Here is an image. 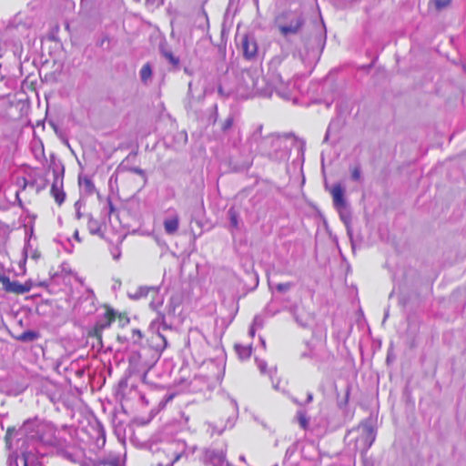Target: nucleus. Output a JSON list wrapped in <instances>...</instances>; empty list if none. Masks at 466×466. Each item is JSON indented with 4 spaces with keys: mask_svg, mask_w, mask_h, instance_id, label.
<instances>
[{
    "mask_svg": "<svg viewBox=\"0 0 466 466\" xmlns=\"http://www.w3.org/2000/svg\"><path fill=\"white\" fill-rule=\"evenodd\" d=\"M361 436L360 441L363 442L364 451H368L376 439V431L370 422H365L360 425Z\"/></svg>",
    "mask_w": 466,
    "mask_h": 466,
    "instance_id": "nucleus-14",
    "label": "nucleus"
},
{
    "mask_svg": "<svg viewBox=\"0 0 466 466\" xmlns=\"http://www.w3.org/2000/svg\"><path fill=\"white\" fill-rule=\"evenodd\" d=\"M294 287L293 282L278 283L275 285V289L279 293H286Z\"/></svg>",
    "mask_w": 466,
    "mask_h": 466,
    "instance_id": "nucleus-34",
    "label": "nucleus"
},
{
    "mask_svg": "<svg viewBox=\"0 0 466 466\" xmlns=\"http://www.w3.org/2000/svg\"><path fill=\"white\" fill-rule=\"evenodd\" d=\"M128 159V157L119 165L118 169L126 170L131 173L137 174L144 177L145 181H147V176L145 170L138 167H127L125 166V161Z\"/></svg>",
    "mask_w": 466,
    "mask_h": 466,
    "instance_id": "nucleus-27",
    "label": "nucleus"
},
{
    "mask_svg": "<svg viewBox=\"0 0 466 466\" xmlns=\"http://www.w3.org/2000/svg\"><path fill=\"white\" fill-rule=\"evenodd\" d=\"M158 337H160L161 339L163 340V343H164L163 348H166L167 344L166 338L160 334H158Z\"/></svg>",
    "mask_w": 466,
    "mask_h": 466,
    "instance_id": "nucleus-58",
    "label": "nucleus"
},
{
    "mask_svg": "<svg viewBox=\"0 0 466 466\" xmlns=\"http://www.w3.org/2000/svg\"><path fill=\"white\" fill-rule=\"evenodd\" d=\"M298 449L299 441H295L289 447H288L283 458L282 466H296L294 463L290 462V460L292 456L297 452Z\"/></svg>",
    "mask_w": 466,
    "mask_h": 466,
    "instance_id": "nucleus-24",
    "label": "nucleus"
},
{
    "mask_svg": "<svg viewBox=\"0 0 466 466\" xmlns=\"http://www.w3.org/2000/svg\"><path fill=\"white\" fill-rule=\"evenodd\" d=\"M87 228L91 235L99 236L101 238H104V234L102 231V224L99 220L93 218L91 214L87 215Z\"/></svg>",
    "mask_w": 466,
    "mask_h": 466,
    "instance_id": "nucleus-22",
    "label": "nucleus"
},
{
    "mask_svg": "<svg viewBox=\"0 0 466 466\" xmlns=\"http://www.w3.org/2000/svg\"><path fill=\"white\" fill-rule=\"evenodd\" d=\"M194 103H195V97H194L193 92H192V82H189L188 83V91H187V100H186V108L193 109Z\"/></svg>",
    "mask_w": 466,
    "mask_h": 466,
    "instance_id": "nucleus-33",
    "label": "nucleus"
},
{
    "mask_svg": "<svg viewBox=\"0 0 466 466\" xmlns=\"http://www.w3.org/2000/svg\"><path fill=\"white\" fill-rule=\"evenodd\" d=\"M339 215V218L343 224L345 225L347 235L350 240L351 248L352 249H355V242L353 239V233H352V228H351V212L348 206V204L344 205L343 207H337L335 208Z\"/></svg>",
    "mask_w": 466,
    "mask_h": 466,
    "instance_id": "nucleus-13",
    "label": "nucleus"
},
{
    "mask_svg": "<svg viewBox=\"0 0 466 466\" xmlns=\"http://www.w3.org/2000/svg\"><path fill=\"white\" fill-rule=\"evenodd\" d=\"M252 327L256 329H260L263 327V319L259 316H256L252 321Z\"/></svg>",
    "mask_w": 466,
    "mask_h": 466,
    "instance_id": "nucleus-40",
    "label": "nucleus"
},
{
    "mask_svg": "<svg viewBox=\"0 0 466 466\" xmlns=\"http://www.w3.org/2000/svg\"><path fill=\"white\" fill-rule=\"evenodd\" d=\"M230 406H231V409H232V415H229L228 418H227V421H226V424L221 427V428H218L216 430V431L218 433V434H221L226 429H231L233 428L234 424H235V421L237 420V417H238V403L235 400H230Z\"/></svg>",
    "mask_w": 466,
    "mask_h": 466,
    "instance_id": "nucleus-20",
    "label": "nucleus"
},
{
    "mask_svg": "<svg viewBox=\"0 0 466 466\" xmlns=\"http://www.w3.org/2000/svg\"><path fill=\"white\" fill-rule=\"evenodd\" d=\"M158 289L159 288L153 286H141L134 293H128V297L132 299L137 300L140 299L141 298L147 297L150 291H152L153 293H157Z\"/></svg>",
    "mask_w": 466,
    "mask_h": 466,
    "instance_id": "nucleus-23",
    "label": "nucleus"
},
{
    "mask_svg": "<svg viewBox=\"0 0 466 466\" xmlns=\"http://www.w3.org/2000/svg\"><path fill=\"white\" fill-rule=\"evenodd\" d=\"M436 10L441 11L450 5L451 0H432Z\"/></svg>",
    "mask_w": 466,
    "mask_h": 466,
    "instance_id": "nucleus-36",
    "label": "nucleus"
},
{
    "mask_svg": "<svg viewBox=\"0 0 466 466\" xmlns=\"http://www.w3.org/2000/svg\"><path fill=\"white\" fill-rule=\"evenodd\" d=\"M292 400H293V402H295V403H296V404H298V405H302V403H301V402H299V401L297 399H295V398H292Z\"/></svg>",
    "mask_w": 466,
    "mask_h": 466,
    "instance_id": "nucleus-64",
    "label": "nucleus"
},
{
    "mask_svg": "<svg viewBox=\"0 0 466 466\" xmlns=\"http://www.w3.org/2000/svg\"><path fill=\"white\" fill-rule=\"evenodd\" d=\"M116 313L110 309L107 310L104 316L98 319L94 327V332L96 337L101 336L103 329L110 327L111 323L115 320Z\"/></svg>",
    "mask_w": 466,
    "mask_h": 466,
    "instance_id": "nucleus-15",
    "label": "nucleus"
},
{
    "mask_svg": "<svg viewBox=\"0 0 466 466\" xmlns=\"http://www.w3.org/2000/svg\"><path fill=\"white\" fill-rule=\"evenodd\" d=\"M333 127H334V123H333V122H331V123L329 125L328 128H327V131H326V134H325V137H324V140H323V142H324V143L329 142V137H330V135H331V132H332Z\"/></svg>",
    "mask_w": 466,
    "mask_h": 466,
    "instance_id": "nucleus-44",
    "label": "nucleus"
},
{
    "mask_svg": "<svg viewBox=\"0 0 466 466\" xmlns=\"http://www.w3.org/2000/svg\"><path fill=\"white\" fill-rule=\"evenodd\" d=\"M97 428L99 429V434L102 436L103 441H105V431L103 426L100 423H97Z\"/></svg>",
    "mask_w": 466,
    "mask_h": 466,
    "instance_id": "nucleus-52",
    "label": "nucleus"
},
{
    "mask_svg": "<svg viewBox=\"0 0 466 466\" xmlns=\"http://www.w3.org/2000/svg\"><path fill=\"white\" fill-rule=\"evenodd\" d=\"M351 179L354 181H360L361 179V167L360 165H356L351 168Z\"/></svg>",
    "mask_w": 466,
    "mask_h": 466,
    "instance_id": "nucleus-37",
    "label": "nucleus"
},
{
    "mask_svg": "<svg viewBox=\"0 0 466 466\" xmlns=\"http://www.w3.org/2000/svg\"><path fill=\"white\" fill-rule=\"evenodd\" d=\"M10 466H44L41 461L36 460L34 455L23 453L21 456L15 458Z\"/></svg>",
    "mask_w": 466,
    "mask_h": 466,
    "instance_id": "nucleus-18",
    "label": "nucleus"
},
{
    "mask_svg": "<svg viewBox=\"0 0 466 466\" xmlns=\"http://www.w3.org/2000/svg\"><path fill=\"white\" fill-rule=\"evenodd\" d=\"M269 81L276 93L282 98L289 100L291 97L289 79H284L280 72H272Z\"/></svg>",
    "mask_w": 466,
    "mask_h": 466,
    "instance_id": "nucleus-9",
    "label": "nucleus"
},
{
    "mask_svg": "<svg viewBox=\"0 0 466 466\" xmlns=\"http://www.w3.org/2000/svg\"><path fill=\"white\" fill-rule=\"evenodd\" d=\"M46 422V421L41 420L37 417L28 419L20 427L21 434L32 440H36L38 433L42 431V426H44Z\"/></svg>",
    "mask_w": 466,
    "mask_h": 466,
    "instance_id": "nucleus-11",
    "label": "nucleus"
},
{
    "mask_svg": "<svg viewBox=\"0 0 466 466\" xmlns=\"http://www.w3.org/2000/svg\"><path fill=\"white\" fill-rule=\"evenodd\" d=\"M281 62H282L281 57L275 56L274 58L271 59V61L269 63L270 69H273V68L277 67L278 66H280Z\"/></svg>",
    "mask_w": 466,
    "mask_h": 466,
    "instance_id": "nucleus-42",
    "label": "nucleus"
},
{
    "mask_svg": "<svg viewBox=\"0 0 466 466\" xmlns=\"http://www.w3.org/2000/svg\"><path fill=\"white\" fill-rule=\"evenodd\" d=\"M35 441L39 442V445L49 448L52 453H56L68 461L75 462L76 461L66 440L60 437L56 427L49 422H46L42 426V431L38 433Z\"/></svg>",
    "mask_w": 466,
    "mask_h": 466,
    "instance_id": "nucleus-2",
    "label": "nucleus"
},
{
    "mask_svg": "<svg viewBox=\"0 0 466 466\" xmlns=\"http://www.w3.org/2000/svg\"><path fill=\"white\" fill-rule=\"evenodd\" d=\"M139 360L146 366L152 367L156 364L159 359L160 353L158 350H153L151 349H143L137 353Z\"/></svg>",
    "mask_w": 466,
    "mask_h": 466,
    "instance_id": "nucleus-17",
    "label": "nucleus"
},
{
    "mask_svg": "<svg viewBox=\"0 0 466 466\" xmlns=\"http://www.w3.org/2000/svg\"><path fill=\"white\" fill-rule=\"evenodd\" d=\"M256 362H257L258 368L259 369L260 372L263 373V374L266 373V371H267V363H266V361L257 359Z\"/></svg>",
    "mask_w": 466,
    "mask_h": 466,
    "instance_id": "nucleus-43",
    "label": "nucleus"
},
{
    "mask_svg": "<svg viewBox=\"0 0 466 466\" xmlns=\"http://www.w3.org/2000/svg\"><path fill=\"white\" fill-rule=\"evenodd\" d=\"M259 74L257 70H242L238 76V84L235 91L242 98L260 94L262 88L259 86Z\"/></svg>",
    "mask_w": 466,
    "mask_h": 466,
    "instance_id": "nucleus-5",
    "label": "nucleus"
},
{
    "mask_svg": "<svg viewBox=\"0 0 466 466\" xmlns=\"http://www.w3.org/2000/svg\"><path fill=\"white\" fill-rule=\"evenodd\" d=\"M140 79L143 83H147L152 76V67L149 63L145 64L139 72Z\"/></svg>",
    "mask_w": 466,
    "mask_h": 466,
    "instance_id": "nucleus-30",
    "label": "nucleus"
},
{
    "mask_svg": "<svg viewBox=\"0 0 466 466\" xmlns=\"http://www.w3.org/2000/svg\"><path fill=\"white\" fill-rule=\"evenodd\" d=\"M196 447H188L185 441L180 439H173L167 442L163 447V451L170 459V464H174L180 458L189 454H193Z\"/></svg>",
    "mask_w": 466,
    "mask_h": 466,
    "instance_id": "nucleus-6",
    "label": "nucleus"
},
{
    "mask_svg": "<svg viewBox=\"0 0 466 466\" xmlns=\"http://www.w3.org/2000/svg\"><path fill=\"white\" fill-rule=\"evenodd\" d=\"M259 339H260V343H261L262 347L266 348V341H265V339L263 338H260Z\"/></svg>",
    "mask_w": 466,
    "mask_h": 466,
    "instance_id": "nucleus-62",
    "label": "nucleus"
},
{
    "mask_svg": "<svg viewBox=\"0 0 466 466\" xmlns=\"http://www.w3.org/2000/svg\"><path fill=\"white\" fill-rule=\"evenodd\" d=\"M300 357L303 359V358H309L311 357V350L309 349L308 351H305L303 353H301Z\"/></svg>",
    "mask_w": 466,
    "mask_h": 466,
    "instance_id": "nucleus-53",
    "label": "nucleus"
},
{
    "mask_svg": "<svg viewBox=\"0 0 466 466\" xmlns=\"http://www.w3.org/2000/svg\"><path fill=\"white\" fill-rule=\"evenodd\" d=\"M38 336V333L34 330H25L17 338V339L23 342H31L35 340Z\"/></svg>",
    "mask_w": 466,
    "mask_h": 466,
    "instance_id": "nucleus-31",
    "label": "nucleus"
},
{
    "mask_svg": "<svg viewBox=\"0 0 466 466\" xmlns=\"http://www.w3.org/2000/svg\"><path fill=\"white\" fill-rule=\"evenodd\" d=\"M161 56L166 59V61L171 66L173 70H178L180 67V59L178 56H176L173 52L166 48L165 46H160Z\"/></svg>",
    "mask_w": 466,
    "mask_h": 466,
    "instance_id": "nucleus-21",
    "label": "nucleus"
},
{
    "mask_svg": "<svg viewBox=\"0 0 466 466\" xmlns=\"http://www.w3.org/2000/svg\"><path fill=\"white\" fill-rule=\"evenodd\" d=\"M23 436L20 431V428L16 430L15 428H8L5 434V441L8 445H11V441L14 438Z\"/></svg>",
    "mask_w": 466,
    "mask_h": 466,
    "instance_id": "nucleus-32",
    "label": "nucleus"
},
{
    "mask_svg": "<svg viewBox=\"0 0 466 466\" xmlns=\"http://www.w3.org/2000/svg\"><path fill=\"white\" fill-rule=\"evenodd\" d=\"M312 400H313V395H312V393H311V392H309V393L307 394V400H306L305 403H309V402H311V401H312Z\"/></svg>",
    "mask_w": 466,
    "mask_h": 466,
    "instance_id": "nucleus-54",
    "label": "nucleus"
},
{
    "mask_svg": "<svg viewBox=\"0 0 466 466\" xmlns=\"http://www.w3.org/2000/svg\"><path fill=\"white\" fill-rule=\"evenodd\" d=\"M111 254H112V257L114 259H116V260L119 259V258L121 256V251H120L119 247H114L113 248H111Z\"/></svg>",
    "mask_w": 466,
    "mask_h": 466,
    "instance_id": "nucleus-45",
    "label": "nucleus"
},
{
    "mask_svg": "<svg viewBox=\"0 0 466 466\" xmlns=\"http://www.w3.org/2000/svg\"><path fill=\"white\" fill-rule=\"evenodd\" d=\"M82 213L80 211V209H76V217L77 219H80L82 218Z\"/></svg>",
    "mask_w": 466,
    "mask_h": 466,
    "instance_id": "nucleus-56",
    "label": "nucleus"
},
{
    "mask_svg": "<svg viewBox=\"0 0 466 466\" xmlns=\"http://www.w3.org/2000/svg\"><path fill=\"white\" fill-rule=\"evenodd\" d=\"M6 51V43L0 35V57H2Z\"/></svg>",
    "mask_w": 466,
    "mask_h": 466,
    "instance_id": "nucleus-46",
    "label": "nucleus"
},
{
    "mask_svg": "<svg viewBox=\"0 0 466 466\" xmlns=\"http://www.w3.org/2000/svg\"><path fill=\"white\" fill-rule=\"evenodd\" d=\"M163 227L166 234L174 236L179 228V216L177 212L164 218Z\"/></svg>",
    "mask_w": 466,
    "mask_h": 466,
    "instance_id": "nucleus-16",
    "label": "nucleus"
},
{
    "mask_svg": "<svg viewBox=\"0 0 466 466\" xmlns=\"http://www.w3.org/2000/svg\"><path fill=\"white\" fill-rule=\"evenodd\" d=\"M158 319H161V322H162V325L164 327V329H168L169 327L167 325L166 323V320H165V315L162 314V313H159L158 314Z\"/></svg>",
    "mask_w": 466,
    "mask_h": 466,
    "instance_id": "nucleus-51",
    "label": "nucleus"
},
{
    "mask_svg": "<svg viewBox=\"0 0 466 466\" xmlns=\"http://www.w3.org/2000/svg\"><path fill=\"white\" fill-rule=\"evenodd\" d=\"M344 188L339 183L333 185L330 193L333 198V205L335 208L343 207L347 204V201L344 198Z\"/></svg>",
    "mask_w": 466,
    "mask_h": 466,
    "instance_id": "nucleus-19",
    "label": "nucleus"
},
{
    "mask_svg": "<svg viewBox=\"0 0 466 466\" xmlns=\"http://www.w3.org/2000/svg\"><path fill=\"white\" fill-rule=\"evenodd\" d=\"M96 466H124L119 456L110 455L99 461Z\"/></svg>",
    "mask_w": 466,
    "mask_h": 466,
    "instance_id": "nucleus-26",
    "label": "nucleus"
},
{
    "mask_svg": "<svg viewBox=\"0 0 466 466\" xmlns=\"http://www.w3.org/2000/svg\"><path fill=\"white\" fill-rule=\"evenodd\" d=\"M120 322L122 323V325H124L125 323L129 322V319H128V318L122 319V318L120 317Z\"/></svg>",
    "mask_w": 466,
    "mask_h": 466,
    "instance_id": "nucleus-61",
    "label": "nucleus"
},
{
    "mask_svg": "<svg viewBox=\"0 0 466 466\" xmlns=\"http://www.w3.org/2000/svg\"><path fill=\"white\" fill-rule=\"evenodd\" d=\"M305 23V15L300 10L283 12L276 19L277 27L283 37L298 35Z\"/></svg>",
    "mask_w": 466,
    "mask_h": 466,
    "instance_id": "nucleus-4",
    "label": "nucleus"
},
{
    "mask_svg": "<svg viewBox=\"0 0 466 466\" xmlns=\"http://www.w3.org/2000/svg\"><path fill=\"white\" fill-rule=\"evenodd\" d=\"M284 140L280 136H262V126L257 127L248 140V152H258L271 159L283 157Z\"/></svg>",
    "mask_w": 466,
    "mask_h": 466,
    "instance_id": "nucleus-1",
    "label": "nucleus"
},
{
    "mask_svg": "<svg viewBox=\"0 0 466 466\" xmlns=\"http://www.w3.org/2000/svg\"><path fill=\"white\" fill-rule=\"evenodd\" d=\"M79 185L83 187L86 192L89 195L93 194L96 190L93 181L87 177H79Z\"/></svg>",
    "mask_w": 466,
    "mask_h": 466,
    "instance_id": "nucleus-29",
    "label": "nucleus"
},
{
    "mask_svg": "<svg viewBox=\"0 0 466 466\" xmlns=\"http://www.w3.org/2000/svg\"><path fill=\"white\" fill-rule=\"evenodd\" d=\"M162 299L158 300L157 302L155 301V299H153L151 302H150V307L154 309H156L158 306L162 305Z\"/></svg>",
    "mask_w": 466,
    "mask_h": 466,
    "instance_id": "nucleus-49",
    "label": "nucleus"
},
{
    "mask_svg": "<svg viewBox=\"0 0 466 466\" xmlns=\"http://www.w3.org/2000/svg\"><path fill=\"white\" fill-rule=\"evenodd\" d=\"M256 329H257L256 328H254V327H252V326L250 327V329H249V331H248V332H249V335H250L251 337H254V336H255Z\"/></svg>",
    "mask_w": 466,
    "mask_h": 466,
    "instance_id": "nucleus-55",
    "label": "nucleus"
},
{
    "mask_svg": "<svg viewBox=\"0 0 466 466\" xmlns=\"http://www.w3.org/2000/svg\"><path fill=\"white\" fill-rule=\"evenodd\" d=\"M297 416L300 427L305 430L308 426V419L306 417V414L303 411L299 410Z\"/></svg>",
    "mask_w": 466,
    "mask_h": 466,
    "instance_id": "nucleus-39",
    "label": "nucleus"
},
{
    "mask_svg": "<svg viewBox=\"0 0 466 466\" xmlns=\"http://www.w3.org/2000/svg\"><path fill=\"white\" fill-rule=\"evenodd\" d=\"M145 5L148 9H154L159 6L160 4L159 0H146Z\"/></svg>",
    "mask_w": 466,
    "mask_h": 466,
    "instance_id": "nucleus-41",
    "label": "nucleus"
},
{
    "mask_svg": "<svg viewBox=\"0 0 466 466\" xmlns=\"http://www.w3.org/2000/svg\"><path fill=\"white\" fill-rule=\"evenodd\" d=\"M107 205H108V208H109L108 214L111 215L115 212V207L110 198H107Z\"/></svg>",
    "mask_w": 466,
    "mask_h": 466,
    "instance_id": "nucleus-48",
    "label": "nucleus"
},
{
    "mask_svg": "<svg viewBox=\"0 0 466 466\" xmlns=\"http://www.w3.org/2000/svg\"><path fill=\"white\" fill-rule=\"evenodd\" d=\"M74 238H75L77 241H80V238H79L78 230H76V231H75V233H74Z\"/></svg>",
    "mask_w": 466,
    "mask_h": 466,
    "instance_id": "nucleus-60",
    "label": "nucleus"
},
{
    "mask_svg": "<svg viewBox=\"0 0 466 466\" xmlns=\"http://www.w3.org/2000/svg\"><path fill=\"white\" fill-rule=\"evenodd\" d=\"M81 206H82V204H81V201H80V200H78V201H76V202L75 203V208H76V209H81Z\"/></svg>",
    "mask_w": 466,
    "mask_h": 466,
    "instance_id": "nucleus-57",
    "label": "nucleus"
},
{
    "mask_svg": "<svg viewBox=\"0 0 466 466\" xmlns=\"http://www.w3.org/2000/svg\"><path fill=\"white\" fill-rule=\"evenodd\" d=\"M143 338V335H142V332L140 329H134L132 330V336H131V339L133 341L134 344H138L140 343L141 339Z\"/></svg>",
    "mask_w": 466,
    "mask_h": 466,
    "instance_id": "nucleus-38",
    "label": "nucleus"
},
{
    "mask_svg": "<svg viewBox=\"0 0 466 466\" xmlns=\"http://www.w3.org/2000/svg\"><path fill=\"white\" fill-rule=\"evenodd\" d=\"M296 323L302 329H309L315 339H322L327 337V328L319 321L316 320L315 314L310 312L303 306H294L289 309Z\"/></svg>",
    "mask_w": 466,
    "mask_h": 466,
    "instance_id": "nucleus-3",
    "label": "nucleus"
},
{
    "mask_svg": "<svg viewBox=\"0 0 466 466\" xmlns=\"http://www.w3.org/2000/svg\"><path fill=\"white\" fill-rule=\"evenodd\" d=\"M0 283L3 289L8 293L25 294L30 291L32 286L30 283L21 284L17 280H10L9 277L0 273Z\"/></svg>",
    "mask_w": 466,
    "mask_h": 466,
    "instance_id": "nucleus-10",
    "label": "nucleus"
},
{
    "mask_svg": "<svg viewBox=\"0 0 466 466\" xmlns=\"http://www.w3.org/2000/svg\"><path fill=\"white\" fill-rule=\"evenodd\" d=\"M221 131L227 137L228 143L233 147H238L242 136L240 129L235 126V117L228 115L221 124Z\"/></svg>",
    "mask_w": 466,
    "mask_h": 466,
    "instance_id": "nucleus-8",
    "label": "nucleus"
},
{
    "mask_svg": "<svg viewBox=\"0 0 466 466\" xmlns=\"http://www.w3.org/2000/svg\"><path fill=\"white\" fill-rule=\"evenodd\" d=\"M106 42H109V37L107 35H104L97 43V46L103 47Z\"/></svg>",
    "mask_w": 466,
    "mask_h": 466,
    "instance_id": "nucleus-47",
    "label": "nucleus"
},
{
    "mask_svg": "<svg viewBox=\"0 0 466 466\" xmlns=\"http://www.w3.org/2000/svg\"><path fill=\"white\" fill-rule=\"evenodd\" d=\"M86 299L91 300L92 303H94L95 300V294L92 289H87V298Z\"/></svg>",
    "mask_w": 466,
    "mask_h": 466,
    "instance_id": "nucleus-50",
    "label": "nucleus"
},
{
    "mask_svg": "<svg viewBox=\"0 0 466 466\" xmlns=\"http://www.w3.org/2000/svg\"><path fill=\"white\" fill-rule=\"evenodd\" d=\"M50 167L54 176L50 192L56 202L60 206L66 199V193L63 189L65 167L61 162L56 163V161L52 162Z\"/></svg>",
    "mask_w": 466,
    "mask_h": 466,
    "instance_id": "nucleus-7",
    "label": "nucleus"
},
{
    "mask_svg": "<svg viewBox=\"0 0 466 466\" xmlns=\"http://www.w3.org/2000/svg\"><path fill=\"white\" fill-rule=\"evenodd\" d=\"M179 305V300L172 297L167 306L168 315H175L176 308Z\"/></svg>",
    "mask_w": 466,
    "mask_h": 466,
    "instance_id": "nucleus-35",
    "label": "nucleus"
},
{
    "mask_svg": "<svg viewBox=\"0 0 466 466\" xmlns=\"http://www.w3.org/2000/svg\"><path fill=\"white\" fill-rule=\"evenodd\" d=\"M239 45L245 58L253 59L258 53V44L253 35H243L240 36Z\"/></svg>",
    "mask_w": 466,
    "mask_h": 466,
    "instance_id": "nucleus-12",
    "label": "nucleus"
},
{
    "mask_svg": "<svg viewBox=\"0 0 466 466\" xmlns=\"http://www.w3.org/2000/svg\"><path fill=\"white\" fill-rule=\"evenodd\" d=\"M122 386L126 387V386H127V382H126V381H124V380H121V381L119 382V387H122Z\"/></svg>",
    "mask_w": 466,
    "mask_h": 466,
    "instance_id": "nucleus-63",
    "label": "nucleus"
},
{
    "mask_svg": "<svg viewBox=\"0 0 466 466\" xmlns=\"http://www.w3.org/2000/svg\"><path fill=\"white\" fill-rule=\"evenodd\" d=\"M236 352L241 360H247L251 355V346H242L239 344L235 345Z\"/></svg>",
    "mask_w": 466,
    "mask_h": 466,
    "instance_id": "nucleus-28",
    "label": "nucleus"
},
{
    "mask_svg": "<svg viewBox=\"0 0 466 466\" xmlns=\"http://www.w3.org/2000/svg\"><path fill=\"white\" fill-rule=\"evenodd\" d=\"M228 217L229 219V226L231 229H239V214L235 208H230L228 210Z\"/></svg>",
    "mask_w": 466,
    "mask_h": 466,
    "instance_id": "nucleus-25",
    "label": "nucleus"
},
{
    "mask_svg": "<svg viewBox=\"0 0 466 466\" xmlns=\"http://www.w3.org/2000/svg\"><path fill=\"white\" fill-rule=\"evenodd\" d=\"M40 257V254L37 253L36 251H34L33 254H32V258L34 259H37L38 258Z\"/></svg>",
    "mask_w": 466,
    "mask_h": 466,
    "instance_id": "nucleus-59",
    "label": "nucleus"
}]
</instances>
